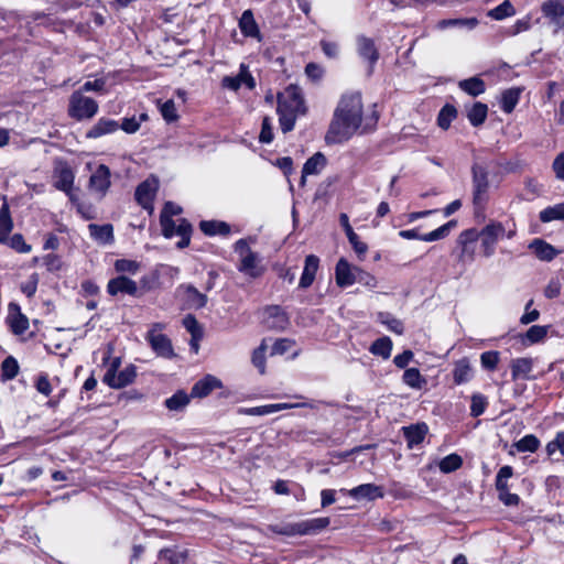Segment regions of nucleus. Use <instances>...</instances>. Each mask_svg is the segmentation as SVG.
<instances>
[{"mask_svg":"<svg viewBox=\"0 0 564 564\" xmlns=\"http://www.w3.org/2000/svg\"><path fill=\"white\" fill-rule=\"evenodd\" d=\"M158 189L155 181L147 180L142 182L135 189L137 202L149 213L153 212V199Z\"/></svg>","mask_w":564,"mask_h":564,"instance_id":"a211bd4d","label":"nucleus"},{"mask_svg":"<svg viewBox=\"0 0 564 564\" xmlns=\"http://www.w3.org/2000/svg\"><path fill=\"white\" fill-rule=\"evenodd\" d=\"M164 327L165 325L162 323L152 324L145 339L158 356L171 359L174 357V350L170 338L162 334Z\"/></svg>","mask_w":564,"mask_h":564,"instance_id":"0eeeda50","label":"nucleus"},{"mask_svg":"<svg viewBox=\"0 0 564 564\" xmlns=\"http://www.w3.org/2000/svg\"><path fill=\"white\" fill-rule=\"evenodd\" d=\"M160 112L166 122H174L178 119L177 109L172 99L160 104Z\"/></svg>","mask_w":564,"mask_h":564,"instance_id":"4d7b16f0","label":"nucleus"},{"mask_svg":"<svg viewBox=\"0 0 564 564\" xmlns=\"http://www.w3.org/2000/svg\"><path fill=\"white\" fill-rule=\"evenodd\" d=\"M273 409L274 408L272 404H264V405H259V406H253V408H240L238 410V413L245 414V415L263 416V415H269V414L274 413Z\"/></svg>","mask_w":564,"mask_h":564,"instance_id":"052dcab7","label":"nucleus"},{"mask_svg":"<svg viewBox=\"0 0 564 564\" xmlns=\"http://www.w3.org/2000/svg\"><path fill=\"white\" fill-rule=\"evenodd\" d=\"M478 24V20L476 18H468V19H449V20H442L438 23V26L441 29L452 28V26H458V28H466V29H474Z\"/></svg>","mask_w":564,"mask_h":564,"instance_id":"864d4df0","label":"nucleus"},{"mask_svg":"<svg viewBox=\"0 0 564 564\" xmlns=\"http://www.w3.org/2000/svg\"><path fill=\"white\" fill-rule=\"evenodd\" d=\"M463 464V459L457 454H449L445 456L438 464L440 469L443 473H452L457 470Z\"/></svg>","mask_w":564,"mask_h":564,"instance_id":"603ef678","label":"nucleus"},{"mask_svg":"<svg viewBox=\"0 0 564 564\" xmlns=\"http://www.w3.org/2000/svg\"><path fill=\"white\" fill-rule=\"evenodd\" d=\"M456 226H457L456 220H449L448 223L442 225L441 227L436 228L435 230H433L429 234L421 235L419 232V229L414 228V229L401 230V231H399V236L403 239H409V240L417 239V240H422V241H426V242L437 241V240L446 238L449 235L451 230L454 229Z\"/></svg>","mask_w":564,"mask_h":564,"instance_id":"1a4fd4ad","label":"nucleus"},{"mask_svg":"<svg viewBox=\"0 0 564 564\" xmlns=\"http://www.w3.org/2000/svg\"><path fill=\"white\" fill-rule=\"evenodd\" d=\"M55 183L54 186L65 193H69L73 188L75 175L69 166L61 164L55 169Z\"/></svg>","mask_w":564,"mask_h":564,"instance_id":"393cba45","label":"nucleus"},{"mask_svg":"<svg viewBox=\"0 0 564 564\" xmlns=\"http://www.w3.org/2000/svg\"><path fill=\"white\" fill-rule=\"evenodd\" d=\"M539 218L542 223H551L553 220L564 221V203L549 206L540 212Z\"/></svg>","mask_w":564,"mask_h":564,"instance_id":"79ce46f5","label":"nucleus"},{"mask_svg":"<svg viewBox=\"0 0 564 564\" xmlns=\"http://www.w3.org/2000/svg\"><path fill=\"white\" fill-rule=\"evenodd\" d=\"M427 433V425L425 423L413 424L403 427V435L408 442L409 447H414L424 441Z\"/></svg>","mask_w":564,"mask_h":564,"instance_id":"bb28decb","label":"nucleus"},{"mask_svg":"<svg viewBox=\"0 0 564 564\" xmlns=\"http://www.w3.org/2000/svg\"><path fill=\"white\" fill-rule=\"evenodd\" d=\"M488 107L482 102H475L469 109L467 117L471 126L478 127L482 124L487 118Z\"/></svg>","mask_w":564,"mask_h":564,"instance_id":"a19ab883","label":"nucleus"},{"mask_svg":"<svg viewBox=\"0 0 564 564\" xmlns=\"http://www.w3.org/2000/svg\"><path fill=\"white\" fill-rule=\"evenodd\" d=\"M7 322L15 335H22L29 328V319L21 312L19 304L11 302L8 305Z\"/></svg>","mask_w":564,"mask_h":564,"instance_id":"dca6fc26","label":"nucleus"},{"mask_svg":"<svg viewBox=\"0 0 564 564\" xmlns=\"http://www.w3.org/2000/svg\"><path fill=\"white\" fill-rule=\"evenodd\" d=\"M457 111L456 108L452 105H445L438 112L437 116V124L446 130L449 128L452 121L456 118Z\"/></svg>","mask_w":564,"mask_h":564,"instance_id":"09e8293b","label":"nucleus"},{"mask_svg":"<svg viewBox=\"0 0 564 564\" xmlns=\"http://www.w3.org/2000/svg\"><path fill=\"white\" fill-rule=\"evenodd\" d=\"M39 284V275L36 273H33L30 275L28 281L23 282L20 286L21 292L25 294L28 297H32L37 290Z\"/></svg>","mask_w":564,"mask_h":564,"instance_id":"338daca9","label":"nucleus"},{"mask_svg":"<svg viewBox=\"0 0 564 564\" xmlns=\"http://www.w3.org/2000/svg\"><path fill=\"white\" fill-rule=\"evenodd\" d=\"M13 228L9 204L4 200L0 208V243L8 240V236Z\"/></svg>","mask_w":564,"mask_h":564,"instance_id":"473e14b6","label":"nucleus"},{"mask_svg":"<svg viewBox=\"0 0 564 564\" xmlns=\"http://www.w3.org/2000/svg\"><path fill=\"white\" fill-rule=\"evenodd\" d=\"M326 165V158L321 152L315 153L304 164L302 170V183L305 182L306 175H313L321 172Z\"/></svg>","mask_w":564,"mask_h":564,"instance_id":"f704fd0d","label":"nucleus"},{"mask_svg":"<svg viewBox=\"0 0 564 564\" xmlns=\"http://www.w3.org/2000/svg\"><path fill=\"white\" fill-rule=\"evenodd\" d=\"M481 366L485 369L494 370L496 369L499 362V352L498 351H485L480 356Z\"/></svg>","mask_w":564,"mask_h":564,"instance_id":"69168bd1","label":"nucleus"},{"mask_svg":"<svg viewBox=\"0 0 564 564\" xmlns=\"http://www.w3.org/2000/svg\"><path fill=\"white\" fill-rule=\"evenodd\" d=\"M148 120L147 113H140L139 116H132L130 118H124L121 123H119V129H122L126 133L132 134L135 133L143 121Z\"/></svg>","mask_w":564,"mask_h":564,"instance_id":"49530a36","label":"nucleus"},{"mask_svg":"<svg viewBox=\"0 0 564 564\" xmlns=\"http://www.w3.org/2000/svg\"><path fill=\"white\" fill-rule=\"evenodd\" d=\"M517 234L516 225L503 224L497 220H490L480 231L479 239L481 240L482 253L489 258L496 251L497 242L507 237L512 239Z\"/></svg>","mask_w":564,"mask_h":564,"instance_id":"7ed1b4c3","label":"nucleus"},{"mask_svg":"<svg viewBox=\"0 0 564 564\" xmlns=\"http://www.w3.org/2000/svg\"><path fill=\"white\" fill-rule=\"evenodd\" d=\"M187 554L177 547H166L159 552V560L165 561L169 564H183L185 563Z\"/></svg>","mask_w":564,"mask_h":564,"instance_id":"58836bf2","label":"nucleus"},{"mask_svg":"<svg viewBox=\"0 0 564 564\" xmlns=\"http://www.w3.org/2000/svg\"><path fill=\"white\" fill-rule=\"evenodd\" d=\"M541 10L556 29H564V0H547L542 4Z\"/></svg>","mask_w":564,"mask_h":564,"instance_id":"f3484780","label":"nucleus"},{"mask_svg":"<svg viewBox=\"0 0 564 564\" xmlns=\"http://www.w3.org/2000/svg\"><path fill=\"white\" fill-rule=\"evenodd\" d=\"M199 228L206 236H227L230 234V226L220 220H203Z\"/></svg>","mask_w":564,"mask_h":564,"instance_id":"7c9ffc66","label":"nucleus"},{"mask_svg":"<svg viewBox=\"0 0 564 564\" xmlns=\"http://www.w3.org/2000/svg\"><path fill=\"white\" fill-rule=\"evenodd\" d=\"M262 323L269 329L283 330L289 325V317L281 306L272 305L263 310Z\"/></svg>","mask_w":564,"mask_h":564,"instance_id":"9b49d317","label":"nucleus"},{"mask_svg":"<svg viewBox=\"0 0 564 564\" xmlns=\"http://www.w3.org/2000/svg\"><path fill=\"white\" fill-rule=\"evenodd\" d=\"M115 269L118 272L135 274L140 269V264L134 260L120 259L116 261Z\"/></svg>","mask_w":564,"mask_h":564,"instance_id":"680f3d73","label":"nucleus"},{"mask_svg":"<svg viewBox=\"0 0 564 564\" xmlns=\"http://www.w3.org/2000/svg\"><path fill=\"white\" fill-rule=\"evenodd\" d=\"M258 262L259 258L256 252L248 253L240 258L238 270L250 278H258L263 273V269L258 265Z\"/></svg>","mask_w":564,"mask_h":564,"instance_id":"a878e982","label":"nucleus"},{"mask_svg":"<svg viewBox=\"0 0 564 564\" xmlns=\"http://www.w3.org/2000/svg\"><path fill=\"white\" fill-rule=\"evenodd\" d=\"M330 523L329 518H314L300 522H286L279 524H270L269 530L275 534L294 536L316 534L327 528Z\"/></svg>","mask_w":564,"mask_h":564,"instance_id":"20e7f679","label":"nucleus"},{"mask_svg":"<svg viewBox=\"0 0 564 564\" xmlns=\"http://www.w3.org/2000/svg\"><path fill=\"white\" fill-rule=\"evenodd\" d=\"M181 289L185 290L186 293V301L192 307L195 308H202L207 303V296L203 293H200L196 288L193 285H184L181 286Z\"/></svg>","mask_w":564,"mask_h":564,"instance_id":"37998d69","label":"nucleus"},{"mask_svg":"<svg viewBox=\"0 0 564 564\" xmlns=\"http://www.w3.org/2000/svg\"><path fill=\"white\" fill-rule=\"evenodd\" d=\"M557 451L564 455V431L558 432L556 437L546 445L547 455L552 456Z\"/></svg>","mask_w":564,"mask_h":564,"instance_id":"774afa93","label":"nucleus"},{"mask_svg":"<svg viewBox=\"0 0 564 564\" xmlns=\"http://www.w3.org/2000/svg\"><path fill=\"white\" fill-rule=\"evenodd\" d=\"M513 475V469L511 466H502L497 476H496V489L499 494H502L505 491L509 490L508 480Z\"/></svg>","mask_w":564,"mask_h":564,"instance_id":"8fccbe9b","label":"nucleus"},{"mask_svg":"<svg viewBox=\"0 0 564 564\" xmlns=\"http://www.w3.org/2000/svg\"><path fill=\"white\" fill-rule=\"evenodd\" d=\"M183 325L187 329V332L191 333V335H192V337L194 339H200L202 338V336H203L202 328H200L198 322L196 321V318L194 316L187 315L183 319Z\"/></svg>","mask_w":564,"mask_h":564,"instance_id":"e2e57ef3","label":"nucleus"},{"mask_svg":"<svg viewBox=\"0 0 564 564\" xmlns=\"http://www.w3.org/2000/svg\"><path fill=\"white\" fill-rule=\"evenodd\" d=\"M528 248L534 253V256L544 262H550L555 259L561 251L551 243L546 242L541 238H534L528 246Z\"/></svg>","mask_w":564,"mask_h":564,"instance_id":"6ab92c4d","label":"nucleus"},{"mask_svg":"<svg viewBox=\"0 0 564 564\" xmlns=\"http://www.w3.org/2000/svg\"><path fill=\"white\" fill-rule=\"evenodd\" d=\"M318 267H319L318 257H316L315 254H308L305 258L303 272H302V275L300 279V283H299V286L301 289H307L313 284L314 280H315L316 272L318 270Z\"/></svg>","mask_w":564,"mask_h":564,"instance_id":"5701e85b","label":"nucleus"},{"mask_svg":"<svg viewBox=\"0 0 564 564\" xmlns=\"http://www.w3.org/2000/svg\"><path fill=\"white\" fill-rule=\"evenodd\" d=\"M348 495L356 500H375L384 496L383 489L375 484H362L350 490Z\"/></svg>","mask_w":564,"mask_h":564,"instance_id":"412c9836","label":"nucleus"},{"mask_svg":"<svg viewBox=\"0 0 564 564\" xmlns=\"http://www.w3.org/2000/svg\"><path fill=\"white\" fill-rule=\"evenodd\" d=\"M358 267L351 265L345 258H340L336 263L335 279L339 288H347L356 283V273Z\"/></svg>","mask_w":564,"mask_h":564,"instance_id":"2eb2a0df","label":"nucleus"},{"mask_svg":"<svg viewBox=\"0 0 564 564\" xmlns=\"http://www.w3.org/2000/svg\"><path fill=\"white\" fill-rule=\"evenodd\" d=\"M191 398V394H187L184 390H178L167 398L164 404L170 411L182 412L188 405Z\"/></svg>","mask_w":564,"mask_h":564,"instance_id":"72a5a7b5","label":"nucleus"},{"mask_svg":"<svg viewBox=\"0 0 564 564\" xmlns=\"http://www.w3.org/2000/svg\"><path fill=\"white\" fill-rule=\"evenodd\" d=\"M357 52L362 59L368 62V75H371L373 72V66L379 58V52L375 45V42L371 39L366 37L364 35L358 36Z\"/></svg>","mask_w":564,"mask_h":564,"instance_id":"4468645a","label":"nucleus"},{"mask_svg":"<svg viewBox=\"0 0 564 564\" xmlns=\"http://www.w3.org/2000/svg\"><path fill=\"white\" fill-rule=\"evenodd\" d=\"M278 115L280 128L283 133L294 129L299 115L305 113L302 91L297 86L290 85L278 95Z\"/></svg>","mask_w":564,"mask_h":564,"instance_id":"f03ea898","label":"nucleus"},{"mask_svg":"<svg viewBox=\"0 0 564 564\" xmlns=\"http://www.w3.org/2000/svg\"><path fill=\"white\" fill-rule=\"evenodd\" d=\"M533 368L531 358H517L511 362V375L513 380L530 379L529 375Z\"/></svg>","mask_w":564,"mask_h":564,"instance_id":"c756f323","label":"nucleus"},{"mask_svg":"<svg viewBox=\"0 0 564 564\" xmlns=\"http://www.w3.org/2000/svg\"><path fill=\"white\" fill-rule=\"evenodd\" d=\"M361 121V95L359 93L343 95L326 133V142L335 144L348 141L357 132Z\"/></svg>","mask_w":564,"mask_h":564,"instance_id":"f257e3e1","label":"nucleus"},{"mask_svg":"<svg viewBox=\"0 0 564 564\" xmlns=\"http://www.w3.org/2000/svg\"><path fill=\"white\" fill-rule=\"evenodd\" d=\"M521 89L520 88H510L502 93L501 97V109L506 113H510L516 108L517 104L520 99Z\"/></svg>","mask_w":564,"mask_h":564,"instance_id":"ea45409f","label":"nucleus"},{"mask_svg":"<svg viewBox=\"0 0 564 564\" xmlns=\"http://www.w3.org/2000/svg\"><path fill=\"white\" fill-rule=\"evenodd\" d=\"M514 14L516 10L509 0L503 1L502 3L489 10L488 12V17L497 21L503 20Z\"/></svg>","mask_w":564,"mask_h":564,"instance_id":"a18cd8bd","label":"nucleus"},{"mask_svg":"<svg viewBox=\"0 0 564 564\" xmlns=\"http://www.w3.org/2000/svg\"><path fill=\"white\" fill-rule=\"evenodd\" d=\"M110 170L107 165L100 164L89 177V188L104 197L110 187Z\"/></svg>","mask_w":564,"mask_h":564,"instance_id":"ddd939ff","label":"nucleus"},{"mask_svg":"<svg viewBox=\"0 0 564 564\" xmlns=\"http://www.w3.org/2000/svg\"><path fill=\"white\" fill-rule=\"evenodd\" d=\"M402 382L412 389L421 390L426 386L427 380L417 368H408L403 372Z\"/></svg>","mask_w":564,"mask_h":564,"instance_id":"c9c22d12","label":"nucleus"},{"mask_svg":"<svg viewBox=\"0 0 564 564\" xmlns=\"http://www.w3.org/2000/svg\"><path fill=\"white\" fill-rule=\"evenodd\" d=\"M546 334V326L533 325L527 330L524 335V340L528 341L529 344H535L544 339Z\"/></svg>","mask_w":564,"mask_h":564,"instance_id":"5fc2aeb1","label":"nucleus"},{"mask_svg":"<svg viewBox=\"0 0 564 564\" xmlns=\"http://www.w3.org/2000/svg\"><path fill=\"white\" fill-rule=\"evenodd\" d=\"M118 362L113 361L111 367L107 370L104 377V382L115 389H121L130 384L135 376V367L130 365L117 373Z\"/></svg>","mask_w":564,"mask_h":564,"instance_id":"9d476101","label":"nucleus"},{"mask_svg":"<svg viewBox=\"0 0 564 564\" xmlns=\"http://www.w3.org/2000/svg\"><path fill=\"white\" fill-rule=\"evenodd\" d=\"M540 446V441L538 437L533 434H528L523 436L521 440H519L517 443H514V447L518 449V452L524 453L530 452L534 453Z\"/></svg>","mask_w":564,"mask_h":564,"instance_id":"3c124183","label":"nucleus"},{"mask_svg":"<svg viewBox=\"0 0 564 564\" xmlns=\"http://www.w3.org/2000/svg\"><path fill=\"white\" fill-rule=\"evenodd\" d=\"M107 291L110 295H117L119 293L135 295L138 292V285L133 280L124 275H119L109 280L107 284Z\"/></svg>","mask_w":564,"mask_h":564,"instance_id":"aec40b11","label":"nucleus"},{"mask_svg":"<svg viewBox=\"0 0 564 564\" xmlns=\"http://www.w3.org/2000/svg\"><path fill=\"white\" fill-rule=\"evenodd\" d=\"M478 238L479 231L475 229L465 230L460 234L459 243L463 246L462 258L467 254L469 260H473L474 250H469L468 245L476 241Z\"/></svg>","mask_w":564,"mask_h":564,"instance_id":"c03bdc74","label":"nucleus"},{"mask_svg":"<svg viewBox=\"0 0 564 564\" xmlns=\"http://www.w3.org/2000/svg\"><path fill=\"white\" fill-rule=\"evenodd\" d=\"M160 224L165 238H172L174 236L181 237L176 242L177 248L183 249L189 245L193 229L192 225L186 219L182 218L178 220V224H176L172 218L160 216Z\"/></svg>","mask_w":564,"mask_h":564,"instance_id":"423d86ee","label":"nucleus"},{"mask_svg":"<svg viewBox=\"0 0 564 564\" xmlns=\"http://www.w3.org/2000/svg\"><path fill=\"white\" fill-rule=\"evenodd\" d=\"M98 104L82 91H74L69 97L68 115L78 121L91 119L98 112Z\"/></svg>","mask_w":564,"mask_h":564,"instance_id":"39448f33","label":"nucleus"},{"mask_svg":"<svg viewBox=\"0 0 564 564\" xmlns=\"http://www.w3.org/2000/svg\"><path fill=\"white\" fill-rule=\"evenodd\" d=\"M88 230L91 238L100 245H108L113 241V227L110 224L101 226L90 224Z\"/></svg>","mask_w":564,"mask_h":564,"instance_id":"cd10ccee","label":"nucleus"},{"mask_svg":"<svg viewBox=\"0 0 564 564\" xmlns=\"http://www.w3.org/2000/svg\"><path fill=\"white\" fill-rule=\"evenodd\" d=\"M1 370L4 380H12L19 372L18 361L11 356L7 357L2 362Z\"/></svg>","mask_w":564,"mask_h":564,"instance_id":"6e6d98bb","label":"nucleus"},{"mask_svg":"<svg viewBox=\"0 0 564 564\" xmlns=\"http://www.w3.org/2000/svg\"><path fill=\"white\" fill-rule=\"evenodd\" d=\"M239 29L245 36L256 39L258 42L262 41V35L251 10L242 12L239 19Z\"/></svg>","mask_w":564,"mask_h":564,"instance_id":"4be33fe9","label":"nucleus"},{"mask_svg":"<svg viewBox=\"0 0 564 564\" xmlns=\"http://www.w3.org/2000/svg\"><path fill=\"white\" fill-rule=\"evenodd\" d=\"M118 129V121L102 117L87 131L86 137L89 139H97L102 135L113 133Z\"/></svg>","mask_w":564,"mask_h":564,"instance_id":"b1692460","label":"nucleus"},{"mask_svg":"<svg viewBox=\"0 0 564 564\" xmlns=\"http://www.w3.org/2000/svg\"><path fill=\"white\" fill-rule=\"evenodd\" d=\"M369 350L375 356L389 359L392 351V340L387 336L380 337L371 344Z\"/></svg>","mask_w":564,"mask_h":564,"instance_id":"4c0bfd02","label":"nucleus"},{"mask_svg":"<svg viewBox=\"0 0 564 564\" xmlns=\"http://www.w3.org/2000/svg\"><path fill=\"white\" fill-rule=\"evenodd\" d=\"M458 87L473 97L481 95L486 89L484 80L477 76L460 80Z\"/></svg>","mask_w":564,"mask_h":564,"instance_id":"e433bc0d","label":"nucleus"},{"mask_svg":"<svg viewBox=\"0 0 564 564\" xmlns=\"http://www.w3.org/2000/svg\"><path fill=\"white\" fill-rule=\"evenodd\" d=\"M473 369L468 359L463 358L455 362L453 378L456 384H463L471 379Z\"/></svg>","mask_w":564,"mask_h":564,"instance_id":"2f4dec72","label":"nucleus"},{"mask_svg":"<svg viewBox=\"0 0 564 564\" xmlns=\"http://www.w3.org/2000/svg\"><path fill=\"white\" fill-rule=\"evenodd\" d=\"M487 406V400L482 394H474L471 397L470 415L477 417L481 415Z\"/></svg>","mask_w":564,"mask_h":564,"instance_id":"bf43d9fd","label":"nucleus"},{"mask_svg":"<svg viewBox=\"0 0 564 564\" xmlns=\"http://www.w3.org/2000/svg\"><path fill=\"white\" fill-rule=\"evenodd\" d=\"M242 85L249 89L256 87V80L250 74L248 66L245 64L240 65L239 74L237 76H225L221 80V86L230 90H238Z\"/></svg>","mask_w":564,"mask_h":564,"instance_id":"f8f14e48","label":"nucleus"},{"mask_svg":"<svg viewBox=\"0 0 564 564\" xmlns=\"http://www.w3.org/2000/svg\"><path fill=\"white\" fill-rule=\"evenodd\" d=\"M473 200L476 206H482L488 198V172L486 167L474 164L473 169Z\"/></svg>","mask_w":564,"mask_h":564,"instance_id":"6e6552de","label":"nucleus"},{"mask_svg":"<svg viewBox=\"0 0 564 564\" xmlns=\"http://www.w3.org/2000/svg\"><path fill=\"white\" fill-rule=\"evenodd\" d=\"M220 382L213 376H207L197 381L191 391L193 398H204L208 395L215 388L219 387Z\"/></svg>","mask_w":564,"mask_h":564,"instance_id":"c85d7f7f","label":"nucleus"},{"mask_svg":"<svg viewBox=\"0 0 564 564\" xmlns=\"http://www.w3.org/2000/svg\"><path fill=\"white\" fill-rule=\"evenodd\" d=\"M319 404H321L319 401L311 400V401H300V402H294V403H275L272 405L274 408L273 412L275 413V412H279L282 410H289V409H295V408L317 409Z\"/></svg>","mask_w":564,"mask_h":564,"instance_id":"13d9d810","label":"nucleus"},{"mask_svg":"<svg viewBox=\"0 0 564 564\" xmlns=\"http://www.w3.org/2000/svg\"><path fill=\"white\" fill-rule=\"evenodd\" d=\"M378 321L381 324L386 325L390 332H393L398 335H402L404 332L403 323L400 319L393 317L389 313H386V312L378 313Z\"/></svg>","mask_w":564,"mask_h":564,"instance_id":"de8ad7c7","label":"nucleus"},{"mask_svg":"<svg viewBox=\"0 0 564 564\" xmlns=\"http://www.w3.org/2000/svg\"><path fill=\"white\" fill-rule=\"evenodd\" d=\"M265 349L267 346L262 343L252 354V364L259 369L261 373H264L265 369Z\"/></svg>","mask_w":564,"mask_h":564,"instance_id":"0e129e2a","label":"nucleus"}]
</instances>
